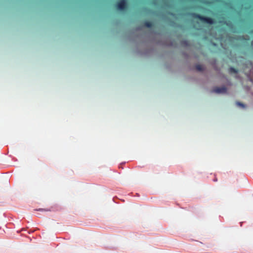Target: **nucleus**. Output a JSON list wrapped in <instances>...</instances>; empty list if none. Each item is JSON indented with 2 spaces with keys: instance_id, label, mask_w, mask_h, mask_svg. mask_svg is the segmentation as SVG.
Listing matches in <instances>:
<instances>
[{
  "instance_id": "nucleus-9",
  "label": "nucleus",
  "mask_w": 253,
  "mask_h": 253,
  "mask_svg": "<svg viewBox=\"0 0 253 253\" xmlns=\"http://www.w3.org/2000/svg\"><path fill=\"white\" fill-rule=\"evenodd\" d=\"M213 180H214V181H217V179L215 178Z\"/></svg>"
},
{
  "instance_id": "nucleus-3",
  "label": "nucleus",
  "mask_w": 253,
  "mask_h": 253,
  "mask_svg": "<svg viewBox=\"0 0 253 253\" xmlns=\"http://www.w3.org/2000/svg\"><path fill=\"white\" fill-rule=\"evenodd\" d=\"M213 91L217 93H225L227 92V88L225 86L215 87L213 88Z\"/></svg>"
},
{
  "instance_id": "nucleus-8",
  "label": "nucleus",
  "mask_w": 253,
  "mask_h": 253,
  "mask_svg": "<svg viewBox=\"0 0 253 253\" xmlns=\"http://www.w3.org/2000/svg\"><path fill=\"white\" fill-rule=\"evenodd\" d=\"M38 211H45V210H43V209H40L38 210Z\"/></svg>"
},
{
  "instance_id": "nucleus-6",
  "label": "nucleus",
  "mask_w": 253,
  "mask_h": 253,
  "mask_svg": "<svg viewBox=\"0 0 253 253\" xmlns=\"http://www.w3.org/2000/svg\"><path fill=\"white\" fill-rule=\"evenodd\" d=\"M196 69L197 71H202L204 70V68L202 65L198 64L196 66Z\"/></svg>"
},
{
  "instance_id": "nucleus-7",
  "label": "nucleus",
  "mask_w": 253,
  "mask_h": 253,
  "mask_svg": "<svg viewBox=\"0 0 253 253\" xmlns=\"http://www.w3.org/2000/svg\"><path fill=\"white\" fill-rule=\"evenodd\" d=\"M238 105H239L241 106H244V105L243 104L241 103H239H239H238Z\"/></svg>"
},
{
  "instance_id": "nucleus-1",
  "label": "nucleus",
  "mask_w": 253,
  "mask_h": 253,
  "mask_svg": "<svg viewBox=\"0 0 253 253\" xmlns=\"http://www.w3.org/2000/svg\"><path fill=\"white\" fill-rule=\"evenodd\" d=\"M191 15L192 17L196 19H198L204 23L209 24H213L215 23V21L213 18L204 16L196 13H192Z\"/></svg>"
},
{
  "instance_id": "nucleus-5",
  "label": "nucleus",
  "mask_w": 253,
  "mask_h": 253,
  "mask_svg": "<svg viewBox=\"0 0 253 253\" xmlns=\"http://www.w3.org/2000/svg\"><path fill=\"white\" fill-rule=\"evenodd\" d=\"M229 71L230 73H237L238 72V70L233 67H230Z\"/></svg>"
},
{
  "instance_id": "nucleus-4",
  "label": "nucleus",
  "mask_w": 253,
  "mask_h": 253,
  "mask_svg": "<svg viewBox=\"0 0 253 253\" xmlns=\"http://www.w3.org/2000/svg\"><path fill=\"white\" fill-rule=\"evenodd\" d=\"M144 25L145 27L148 28H151L152 27L153 24L152 22L149 21H145L144 22Z\"/></svg>"
},
{
  "instance_id": "nucleus-2",
  "label": "nucleus",
  "mask_w": 253,
  "mask_h": 253,
  "mask_svg": "<svg viewBox=\"0 0 253 253\" xmlns=\"http://www.w3.org/2000/svg\"><path fill=\"white\" fill-rule=\"evenodd\" d=\"M116 7L120 10H124L127 6L126 0H120L116 4Z\"/></svg>"
}]
</instances>
